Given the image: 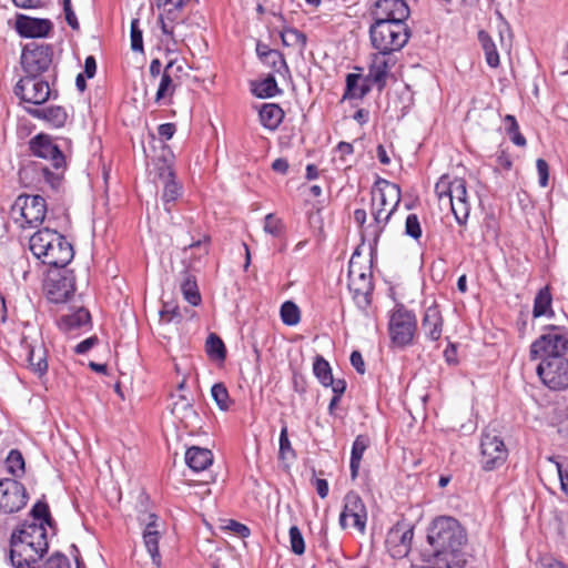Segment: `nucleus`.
<instances>
[{
	"mask_svg": "<svg viewBox=\"0 0 568 568\" xmlns=\"http://www.w3.org/2000/svg\"><path fill=\"white\" fill-rule=\"evenodd\" d=\"M53 50L50 44H27L21 54V67L24 74L40 77L52 64Z\"/></svg>",
	"mask_w": 568,
	"mask_h": 568,
	"instance_id": "9d476101",
	"label": "nucleus"
},
{
	"mask_svg": "<svg viewBox=\"0 0 568 568\" xmlns=\"http://www.w3.org/2000/svg\"><path fill=\"white\" fill-rule=\"evenodd\" d=\"M540 381L550 389L561 390L568 388V358L557 357V359L538 363L536 367Z\"/></svg>",
	"mask_w": 568,
	"mask_h": 568,
	"instance_id": "ddd939ff",
	"label": "nucleus"
},
{
	"mask_svg": "<svg viewBox=\"0 0 568 568\" xmlns=\"http://www.w3.org/2000/svg\"><path fill=\"white\" fill-rule=\"evenodd\" d=\"M405 234L418 241L422 237V226L416 214H408L405 221Z\"/></svg>",
	"mask_w": 568,
	"mask_h": 568,
	"instance_id": "603ef678",
	"label": "nucleus"
},
{
	"mask_svg": "<svg viewBox=\"0 0 568 568\" xmlns=\"http://www.w3.org/2000/svg\"><path fill=\"white\" fill-rule=\"evenodd\" d=\"M163 71L170 74L175 82H179L180 84H182L183 79L189 75L185 70V61L182 59L170 60L163 68Z\"/></svg>",
	"mask_w": 568,
	"mask_h": 568,
	"instance_id": "49530a36",
	"label": "nucleus"
},
{
	"mask_svg": "<svg viewBox=\"0 0 568 568\" xmlns=\"http://www.w3.org/2000/svg\"><path fill=\"white\" fill-rule=\"evenodd\" d=\"M349 361L358 374H365V362L359 351H353Z\"/></svg>",
	"mask_w": 568,
	"mask_h": 568,
	"instance_id": "0e129e2a",
	"label": "nucleus"
},
{
	"mask_svg": "<svg viewBox=\"0 0 568 568\" xmlns=\"http://www.w3.org/2000/svg\"><path fill=\"white\" fill-rule=\"evenodd\" d=\"M52 22L48 19H37L21 16L17 20V30L24 38H41L49 34Z\"/></svg>",
	"mask_w": 568,
	"mask_h": 568,
	"instance_id": "4be33fe9",
	"label": "nucleus"
},
{
	"mask_svg": "<svg viewBox=\"0 0 568 568\" xmlns=\"http://www.w3.org/2000/svg\"><path fill=\"white\" fill-rule=\"evenodd\" d=\"M264 231L272 234L273 236H278L282 231L281 221L273 214H267L264 220Z\"/></svg>",
	"mask_w": 568,
	"mask_h": 568,
	"instance_id": "13d9d810",
	"label": "nucleus"
},
{
	"mask_svg": "<svg viewBox=\"0 0 568 568\" xmlns=\"http://www.w3.org/2000/svg\"><path fill=\"white\" fill-rule=\"evenodd\" d=\"M552 297L548 286H545L538 291L534 300L532 315L534 317H540L546 315H554L551 308Z\"/></svg>",
	"mask_w": 568,
	"mask_h": 568,
	"instance_id": "7c9ffc66",
	"label": "nucleus"
},
{
	"mask_svg": "<svg viewBox=\"0 0 568 568\" xmlns=\"http://www.w3.org/2000/svg\"><path fill=\"white\" fill-rule=\"evenodd\" d=\"M281 320L285 325L295 326L301 321L298 306L291 301H286L281 306Z\"/></svg>",
	"mask_w": 568,
	"mask_h": 568,
	"instance_id": "c03bdc74",
	"label": "nucleus"
},
{
	"mask_svg": "<svg viewBox=\"0 0 568 568\" xmlns=\"http://www.w3.org/2000/svg\"><path fill=\"white\" fill-rule=\"evenodd\" d=\"M164 187H163V194L162 200L165 205V210L168 212L171 211V203H174L182 193V186L180 183L176 182L175 176L169 180L163 181Z\"/></svg>",
	"mask_w": 568,
	"mask_h": 568,
	"instance_id": "a19ab883",
	"label": "nucleus"
},
{
	"mask_svg": "<svg viewBox=\"0 0 568 568\" xmlns=\"http://www.w3.org/2000/svg\"><path fill=\"white\" fill-rule=\"evenodd\" d=\"M223 528L232 531L241 538H246L251 534L250 528L246 525L241 524L234 519H229Z\"/></svg>",
	"mask_w": 568,
	"mask_h": 568,
	"instance_id": "4d7b16f0",
	"label": "nucleus"
},
{
	"mask_svg": "<svg viewBox=\"0 0 568 568\" xmlns=\"http://www.w3.org/2000/svg\"><path fill=\"white\" fill-rule=\"evenodd\" d=\"M505 123L508 124L507 131L510 134L511 141L518 146L526 145L525 136L519 132V125L514 115L507 114L505 116Z\"/></svg>",
	"mask_w": 568,
	"mask_h": 568,
	"instance_id": "09e8293b",
	"label": "nucleus"
},
{
	"mask_svg": "<svg viewBox=\"0 0 568 568\" xmlns=\"http://www.w3.org/2000/svg\"><path fill=\"white\" fill-rule=\"evenodd\" d=\"M44 568H71V565L65 555L55 552L48 558Z\"/></svg>",
	"mask_w": 568,
	"mask_h": 568,
	"instance_id": "6e6d98bb",
	"label": "nucleus"
},
{
	"mask_svg": "<svg viewBox=\"0 0 568 568\" xmlns=\"http://www.w3.org/2000/svg\"><path fill=\"white\" fill-rule=\"evenodd\" d=\"M400 187L393 182L378 178L371 190L369 213L372 222L365 227V233L375 243L385 231L392 215L400 203Z\"/></svg>",
	"mask_w": 568,
	"mask_h": 568,
	"instance_id": "7ed1b4c3",
	"label": "nucleus"
},
{
	"mask_svg": "<svg viewBox=\"0 0 568 568\" xmlns=\"http://www.w3.org/2000/svg\"><path fill=\"white\" fill-rule=\"evenodd\" d=\"M412 31L406 21H373L369 26V40L376 51L394 53L408 42Z\"/></svg>",
	"mask_w": 568,
	"mask_h": 568,
	"instance_id": "39448f33",
	"label": "nucleus"
},
{
	"mask_svg": "<svg viewBox=\"0 0 568 568\" xmlns=\"http://www.w3.org/2000/svg\"><path fill=\"white\" fill-rule=\"evenodd\" d=\"M280 458L282 459H293L295 458V452L291 445L287 434V426L284 425L280 433Z\"/></svg>",
	"mask_w": 568,
	"mask_h": 568,
	"instance_id": "8fccbe9b",
	"label": "nucleus"
},
{
	"mask_svg": "<svg viewBox=\"0 0 568 568\" xmlns=\"http://www.w3.org/2000/svg\"><path fill=\"white\" fill-rule=\"evenodd\" d=\"M97 72V61L93 55H89L84 61V74L87 78L91 79L94 77Z\"/></svg>",
	"mask_w": 568,
	"mask_h": 568,
	"instance_id": "338daca9",
	"label": "nucleus"
},
{
	"mask_svg": "<svg viewBox=\"0 0 568 568\" xmlns=\"http://www.w3.org/2000/svg\"><path fill=\"white\" fill-rule=\"evenodd\" d=\"M28 493L26 487L16 479H0V520L26 507Z\"/></svg>",
	"mask_w": 568,
	"mask_h": 568,
	"instance_id": "9b49d317",
	"label": "nucleus"
},
{
	"mask_svg": "<svg viewBox=\"0 0 568 568\" xmlns=\"http://www.w3.org/2000/svg\"><path fill=\"white\" fill-rule=\"evenodd\" d=\"M444 320L442 312L436 303L428 306L423 315L422 328L426 337L433 342H437L443 334Z\"/></svg>",
	"mask_w": 568,
	"mask_h": 568,
	"instance_id": "5701e85b",
	"label": "nucleus"
},
{
	"mask_svg": "<svg viewBox=\"0 0 568 568\" xmlns=\"http://www.w3.org/2000/svg\"><path fill=\"white\" fill-rule=\"evenodd\" d=\"M568 353V331L562 326L549 325L545 327L544 333L536 338L529 349L531 361L545 363L557 359V357H567Z\"/></svg>",
	"mask_w": 568,
	"mask_h": 568,
	"instance_id": "423d86ee",
	"label": "nucleus"
},
{
	"mask_svg": "<svg viewBox=\"0 0 568 568\" xmlns=\"http://www.w3.org/2000/svg\"><path fill=\"white\" fill-rule=\"evenodd\" d=\"M508 450L496 434L484 432L480 440V464L486 471L500 467L507 459Z\"/></svg>",
	"mask_w": 568,
	"mask_h": 568,
	"instance_id": "f8f14e48",
	"label": "nucleus"
},
{
	"mask_svg": "<svg viewBox=\"0 0 568 568\" xmlns=\"http://www.w3.org/2000/svg\"><path fill=\"white\" fill-rule=\"evenodd\" d=\"M359 277L363 281V286L354 287L353 286L354 283H353V284H351V290L353 292V297H354L356 304L361 308H366L371 303L369 294H371V290H372V284H371L369 280H367L365 274H361Z\"/></svg>",
	"mask_w": 568,
	"mask_h": 568,
	"instance_id": "79ce46f5",
	"label": "nucleus"
},
{
	"mask_svg": "<svg viewBox=\"0 0 568 568\" xmlns=\"http://www.w3.org/2000/svg\"><path fill=\"white\" fill-rule=\"evenodd\" d=\"M290 542L291 549L295 555H303L305 552L304 538L297 526L290 528Z\"/></svg>",
	"mask_w": 568,
	"mask_h": 568,
	"instance_id": "864d4df0",
	"label": "nucleus"
},
{
	"mask_svg": "<svg viewBox=\"0 0 568 568\" xmlns=\"http://www.w3.org/2000/svg\"><path fill=\"white\" fill-rule=\"evenodd\" d=\"M149 521L143 531V541L152 562L159 568L161 566V555L159 551V541L161 532L159 530L158 517L155 514H149Z\"/></svg>",
	"mask_w": 568,
	"mask_h": 568,
	"instance_id": "412c9836",
	"label": "nucleus"
},
{
	"mask_svg": "<svg viewBox=\"0 0 568 568\" xmlns=\"http://www.w3.org/2000/svg\"><path fill=\"white\" fill-rule=\"evenodd\" d=\"M392 54L383 53V51H376L371 54L367 80L375 84L378 90L385 88L390 68L394 65Z\"/></svg>",
	"mask_w": 568,
	"mask_h": 568,
	"instance_id": "6ab92c4d",
	"label": "nucleus"
},
{
	"mask_svg": "<svg viewBox=\"0 0 568 568\" xmlns=\"http://www.w3.org/2000/svg\"><path fill=\"white\" fill-rule=\"evenodd\" d=\"M181 291L184 298L191 305L196 306L201 303V295L194 276L186 274L183 282L181 283Z\"/></svg>",
	"mask_w": 568,
	"mask_h": 568,
	"instance_id": "58836bf2",
	"label": "nucleus"
},
{
	"mask_svg": "<svg viewBox=\"0 0 568 568\" xmlns=\"http://www.w3.org/2000/svg\"><path fill=\"white\" fill-rule=\"evenodd\" d=\"M313 373L318 382L328 387L333 383V374L329 363L321 355H317L313 363Z\"/></svg>",
	"mask_w": 568,
	"mask_h": 568,
	"instance_id": "e433bc0d",
	"label": "nucleus"
},
{
	"mask_svg": "<svg viewBox=\"0 0 568 568\" xmlns=\"http://www.w3.org/2000/svg\"><path fill=\"white\" fill-rule=\"evenodd\" d=\"M185 4V0H158V6L166 7L170 6L171 8L165 10L166 19L173 20L174 11L181 10Z\"/></svg>",
	"mask_w": 568,
	"mask_h": 568,
	"instance_id": "bf43d9fd",
	"label": "nucleus"
},
{
	"mask_svg": "<svg viewBox=\"0 0 568 568\" xmlns=\"http://www.w3.org/2000/svg\"><path fill=\"white\" fill-rule=\"evenodd\" d=\"M348 518L353 519L352 527L359 531L365 530L367 520L366 507L359 495L354 491L347 493L344 498V508L339 515V525L343 529L349 526L347 524Z\"/></svg>",
	"mask_w": 568,
	"mask_h": 568,
	"instance_id": "dca6fc26",
	"label": "nucleus"
},
{
	"mask_svg": "<svg viewBox=\"0 0 568 568\" xmlns=\"http://www.w3.org/2000/svg\"><path fill=\"white\" fill-rule=\"evenodd\" d=\"M261 61L263 64L271 68L275 73H278L282 77L290 74V69L284 59V55L277 50L264 54V59Z\"/></svg>",
	"mask_w": 568,
	"mask_h": 568,
	"instance_id": "4c0bfd02",
	"label": "nucleus"
},
{
	"mask_svg": "<svg viewBox=\"0 0 568 568\" xmlns=\"http://www.w3.org/2000/svg\"><path fill=\"white\" fill-rule=\"evenodd\" d=\"M389 336L392 342L405 347L412 344L417 329V320L414 312L408 311L404 305H397L389 318Z\"/></svg>",
	"mask_w": 568,
	"mask_h": 568,
	"instance_id": "6e6552de",
	"label": "nucleus"
},
{
	"mask_svg": "<svg viewBox=\"0 0 568 568\" xmlns=\"http://www.w3.org/2000/svg\"><path fill=\"white\" fill-rule=\"evenodd\" d=\"M29 248L36 258L51 267H65L74 256L73 246L67 237L50 227L34 232L29 239Z\"/></svg>",
	"mask_w": 568,
	"mask_h": 568,
	"instance_id": "20e7f679",
	"label": "nucleus"
},
{
	"mask_svg": "<svg viewBox=\"0 0 568 568\" xmlns=\"http://www.w3.org/2000/svg\"><path fill=\"white\" fill-rule=\"evenodd\" d=\"M159 178L162 181L172 179L175 176V172L172 165L166 160H160L158 163Z\"/></svg>",
	"mask_w": 568,
	"mask_h": 568,
	"instance_id": "680f3d73",
	"label": "nucleus"
},
{
	"mask_svg": "<svg viewBox=\"0 0 568 568\" xmlns=\"http://www.w3.org/2000/svg\"><path fill=\"white\" fill-rule=\"evenodd\" d=\"M536 168L539 178V185L541 187H546L549 180V165L544 159H538L536 161Z\"/></svg>",
	"mask_w": 568,
	"mask_h": 568,
	"instance_id": "052dcab7",
	"label": "nucleus"
},
{
	"mask_svg": "<svg viewBox=\"0 0 568 568\" xmlns=\"http://www.w3.org/2000/svg\"><path fill=\"white\" fill-rule=\"evenodd\" d=\"M185 463L194 471H202L213 463L212 452L193 446L185 453Z\"/></svg>",
	"mask_w": 568,
	"mask_h": 568,
	"instance_id": "bb28decb",
	"label": "nucleus"
},
{
	"mask_svg": "<svg viewBox=\"0 0 568 568\" xmlns=\"http://www.w3.org/2000/svg\"><path fill=\"white\" fill-rule=\"evenodd\" d=\"M362 80V75L358 73H348L346 75V89L343 99H361L367 94L369 87L367 84H358Z\"/></svg>",
	"mask_w": 568,
	"mask_h": 568,
	"instance_id": "72a5a7b5",
	"label": "nucleus"
},
{
	"mask_svg": "<svg viewBox=\"0 0 568 568\" xmlns=\"http://www.w3.org/2000/svg\"><path fill=\"white\" fill-rule=\"evenodd\" d=\"M282 43L285 47H296L303 52L307 44V37L302 31L295 28H285L281 32Z\"/></svg>",
	"mask_w": 568,
	"mask_h": 568,
	"instance_id": "c9c22d12",
	"label": "nucleus"
},
{
	"mask_svg": "<svg viewBox=\"0 0 568 568\" xmlns=\"http://www.w3.org/2000/svg\"><path fill=\"white\" fill-rule=\"evenodd\" d=\"M31 369L38 375H43L48 369L45 351L42 347H31L28 355Z\"/></svg>",
	"mask_w": 568,
	"mask_h": 568,
	"instance_id": "ea45409f",
	"label": "nucleus"
},
{
	"mask_svg": "<svg viewBox=\"0 0 568 568\" xmlns=\"http://www.w3.org/2000/svg\"><path fill=\"white\" fill-rule=\"evenodd\" d=\"M207 355L217 361H224L226 357V348L223 341L214 333L210 334L206 339Z\"/></svg>",
	"mask_w": 568,
	"mask_h": 568,
	"instance_id": "37998d69",
	"label": "nucleus"
},
{
	"mask_svg": "<svg viewBox=\"0 0 568 568\" xmlns=\"http://www.w3.org/2000/svg\"><path fill=\"white\" fill-rule=\"evenodd\" d=\"M59 327L64 332H71L73 329L90 327L91 315L84 307H79L75 311L61 315L58 320Z\"/></svg>",
	"mask_w": 568,
	"mask_h": 568,
	"instance_id": "a878e982",
	"label": "nucleus"
},
{
	"mask_svg": "<svg viewBox=\"0 0 568 568\" xmlns=\"http://www.w3.org/2000/svg\"><path fill=\"white\" fill-rule=\"evenodd\" d=\"M409 14L405 0H377L372 11L373 21H406Z\"/></svg>",
	"mask_w": 568,
	"mask_h": 568,
	"instance_id": "a211bd4d",
	"label": "nucleus"
},
{
	"mask_svg": "<svg viewBox=\"0 0 568 568\" xmlns=\"http://www.w3.org/2000/svg\"><path fill=\"white\" fill-rule=\"evenodd\" d=\"M180 85L181 84L175 82L170 74L163 71L155 93V103L161 104L163 102L164 104H171L172 98Z\"/></svg>",
	"mask_w": 568,
	"mask_h": 568,
	"instance_id": "c756f323",
	"label": "nucleus"
},
{
	"mask_svg": "<svg viewBox=\"0 0 568 568\" xmlns=\"http://www.w3.org/2000/svg\"><path fill=\"white\" fill-rule=\"evenodd\" d=\"M48 300L52 303H64L74 293L71 281L67 277L49 278L45 284Z\"/></svg>",
	"mask_w": 568,
	"mask_h": 568,
	"instance_id": "b1692460",
	"label": "nucleus"
},
{
	"mask_svg": "<svg viewBox=\"0 0 568 568\" xmlns=\"http://www.w3.org/2000/svg\"><path fill=\"white\" fill-rule=\"evenodd\" d=\"M171 412L186 425L193 420L195 423L199 418L197 413L192 407V404L183 395L180 396L179 400L173 403Z\"/></svg>",
	"mask_w": 568,
	"mask_h": 568,
	"instance_id": "2f4dec72",
	"label": "nucleus"
},
{
	"mask_svg": "<svg viewBox=\"0 0 568 568\" xmlns=\"http://www.w3.org/2000/svg\"><path fill=\"white\" fill-rule=\"evenodd\" d=\"M261 124L271 131L276 130L284 119V111L276 103H264L258 112Z\"/></svg>",
	"mask_w": 568,
	"mask_h": 568,
	"instance_id": "cd10ccee",
	"label": "nucleus"
},
{
	"mask_svg": "<svg viewBox=\"0 0 568 568\" xmlns=\"http://www.w3.org/2000/svg\"><path fill=\"white\" fill-rule=\"evenodd\" d=\"M131 49L135 52L143 51V36L140 29V20L138 18L131 21Z\"/></svg>",
	"mask_w": 568,
	"mask_h": 568,
	"instance_id": "3c124183",
	"label": "nucleus"
},
{
	"mask_svg": "<svg viewBox=\"0 0 568 568\" xmlns=\"http://www.w3.org/2000/svg\"><path fill=\"white\" fill-rule=\"evenodd\" d=\"M18 534H11L9 560L14 568H38L39 562L48 550H39L20 540Z\"/></svg>",
	"mask_w": 568,
	"mask_h": 568,
	"instance_id": "4468645a",
	"label": "nucleus"
},
{
	"mask_svg": "<svg viewBox=\"0 0 568 568\" xmlns=\"http://www.w3.org/2000/svg\"><path fill=\"white\" fill-rule=\"evenodd\" d=\"M29 150L32 155L44 159L50 162V165L32 162L20 171L21 178L27 179L33 174L37 182L45 184L53 191H58L64 180L67 171V158L53 141V139L44 133H39L30 139Z\"/></svg>",
	"mask_w": 568,
	"mask_h": 568,
	"instance_id": "f257e3e1",
	"label": "nucleus"
},
{
	"mask_svg": "<svg viewBox=\"0 0 568 568\" xmlns=\"http://www.w3.org/2000/svg\"><path fill=\"white\" fill-rule=\"evenodd\" d=\"M435 192L440 202L449 204L457 223L465 224L470 212L465 180L457 178L452 180L444 175L436 183Z\"/></svg>",
	"mask_w": 568,
	"mask_h": 568,
	"instance_id": "0eeeda50",
	"label": "nucleus"
},
{
	"mask_svg": "<svg viewBox=\"0 0 568 568\" xmlns=\"http://www.w3.org/2000/svg\"><path fill=\"white\" fill-rule=\"evenodd\" d=\"M478 41L485 52L486 62L491 68H497L500 63L497 47L491 37L485 30L478 32Z\"/></svg>",
	"mask_w": 568,
	"mask_h": 568,
	"instance_id": "473e14b6",
	"label": "nucleus"
},
{
	"mask_svg": "<svg viewBox=\"0 0 568 568\" xmlns=\"http://www.w3.org/2000/svg\"><path fill=\"white\" fill-rule=\"evenodd\" d=\"M30 514L33 518L32 521L40 520V523L50 525L51 516L49 507L45 503L38 501L36 505H33Z\"/></svg>",
	"mask_w": 568,
	"mask_h": 568,
	"instance_id": "5fc2aeb1",
	"label": "nucleus"
},
{
	"mask_svg": "<svg viewBox=\"0 0 568 568\" xmlns=\"http://www.w3.org/2000/svg\"><path fill=\"white\" fill-rule=\"evenodd\" d=\"M26 110L31 116L44 120L54 128L64 126L69 118L65 109L59 105H51L43 109L28 108Z\"/></svg>",
	"mask_w": 568,
	"mask_h": 568,
	"instance_id": "393cba45",
	"label": "nucleus"
},
{
	"mask_svg": "<svg viewBox=\"0 0 568 568\" xmlns=\"http://www.w3.org/2000/svg\"><path fill=\"white\" fill-rule=\"evenodd\" d=\"M7 470L14 477H20L24 474V459L22 454L12 449L6 459Z\"/></svg>",
	"mask_w": 568,
	"mask_h": 568,
	"instance_id": "a18cd8bd",
	"label": "nucleus"
},
{
	"mask_svg": "<svg viewBox=\"0 0 568 568\" xmlns=\"http://www.w3.org/2000/svg\"><path fill=\"white\" fill-rule=\"evenodd\" d=\"M211 395L221 410H227L230 408L231 399L224 384H214L211 388Z\"/></svg>",
	"mask_w": 568,
	"mask_h": 568,
	"instance_id": "de8ad7c7",
	"label": "nucleus"
},
{
	"mask_svg": "<svg viewBox=\"0 0 568 568\" xmlns=\"http://www.w3.org/2000/svg\"><path fill=\"white\" fill-rule=\"evenodd\" d=\"M427 541L433 548V557L444 560L445 565L465 566L467 535L457 519L449 516L435 518L428 528Z\"/></svg>",
	"mask_w": 568,
	"mask_h": 568,
	"instance_id": "f03ea898",
	"label": "nucleus"
},
{
	"mask_svg": "<svg viewBox=\"0 0 568 568\" xmlns=\"http://www.w3.org/2000/svg\"><path fill=\"white\" fill-rule=\"evenodd\" d=\"M254 95L261 99L273 98L281 93V89L277 87L276 80L273 74H268L263 80L256 82L252 89Z\"/></svg>",
	"mask_w": 568,
	"mask_h": 568,
	"instance_id": "f704fd0d",
	"label": "nucleus"
},
{
	"mask_svg": "<svg viewBox=\"0 0 568 568\" xmlns=\"http://www.w3.org/2000/svg\"><path fill=\"white\" fill-rule=\"evenodd\" d=\"M13 93L21 103L41 105L50 99L51 90L42 78L24 74L16 83Z\"/></svg>",
	"mask_w": 568,
	"mask_h": 568,
	"instance_id": "1a4fd4ad",
	"label": "nucleus"
},
{
	"mask_svg": "<svg viewBox=\"0 0 568 568\" xmlns=\"http://www.w3.org/2000/svg\"><path fill=\"white\" fill-rule=\"evenodd\" d=\"M16 207L29 226L41 224L47 215V202L41 195H20L14 203Z\"/></svg>",
	"mask_w": 568,
	"mask_h": 568,
	"instance_id": "f3484780",
	"label": "nucleus"
},
{
	"mask_svg": "<svg viewBox=\"0 0 568 568\" xmlns=\"http://www.w3.org/2000/svg\"><path fill=\"white\" fill-rule=\"evenodd\" d=\"M371 440L367 435H358L355 440L353 442L352 452H351V462H349V469H351V477L352 479H355L358 476V470L361 467V462L363 458V455L367 447L369 446Z\"/></svg>",
	"mask_w": 568,
	"mask_h": 568,
	"instance_id": "c85d7f7f",
	"label": "nucleus"
},
{
	"mask_svg": "<svg viewBox=\"0 0 568 568\" xmlns=\"http://www.w3.org/2000/svg\"><path fill=\"white\" fill-rule=\"evenodd\" d=\"M414 527L406 521L396 523L387 532L386 548L393 558H404L412 548Z\"/></svg>",
	"mask_w": 568,
	"mask_h": 568,
	"instance_id": "2eb2a0df",
	"label": "nucleus"
},
{
	"mask_svg": "<svg viewBox=\"0 0 568 568\" xmlns=\"http://www.w3.org/2000/svg\"><path fill=\"white\" fill-rule=\"evenodd\" d=\"M12 534H18L19 539L23 542L38 546L39 550H48L47 529L43 523L26 521Z\"/></svg>",
	"mask_w": 568,
	"mask_h": 568,
	"instance_id": "aec40b11",
	"label": "nucleus"
},
{
	"mask_svg": "<svg viewBox=\"0 0 568 568\" xmlns=\"http://www.w3.org/2000/svg\"><path fill=\"white\" fill-rule=\"evenodd\" d=\"M99 342L97 336H91L82 342H80L75 347L74 352L77 354H85L89 352L94 345H97Z\"/></svg>",
	"mask_w": 568,
	"mask_h": 568,
	"instance_id": "69168bd1",
	"label": "nucleus"
},
{
	"mask_svg": "<svg viewBox=\"0 0 568 568\" xmlns=\"http://www.w3.org/2000/svg\"><path fill=\"white\" fill-rule=\"evenodd\" d=\"M175 132L176 125L174 123H163L158 128V134L162 141L171 140Z\"/></svg>",
	"mask_w": 568,
	"mask_h": 568,
	"instance_id": "e2e57ef3",
	"label": "nucleus"
},
{
	"mask_svg": "<svg viewBox=\"0 0 568 568\" xmlns=\"http://www.w3.org/2000/svg\"><path fill=\"white\" fill-rule=\"evenodd\" d=\"M446 562L444 560H440L439 558L433 557L432 562L414 567V568H463L464 566H453V565H445Z\"/></svg>",
	"mask_w": 568,
	"mask_h": 568,
	"instance_id": "774afa93",
	"label": "nucleus"
}]
</instances>
